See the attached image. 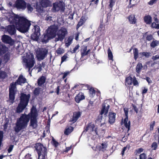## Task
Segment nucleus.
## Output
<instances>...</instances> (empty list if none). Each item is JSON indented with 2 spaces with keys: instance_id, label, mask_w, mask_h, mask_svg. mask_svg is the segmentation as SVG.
Masks as SVG:
<instances>
[{
  "instance_id": "obj_1",
  "label": "nucleus",
  "mask_w": 159,
  "mask_h": 159,
  "mask_svg": "<svg viewBox=\"0 0 159 159\" xmlns=\"http://www.w3.org/2000/svg\"><path fill=\"white\" fill-rule=\"evenodd\" d=\"M38 116L36 108L34 107L31 108L30 112L28 114H21L20 117L17 118L15 123V126L14 128V131L18 133L20 131L25 129L30 120L29 126L33 129L37 128L38 126Z\"/></svg>"
},
{
  "instance_id": "obj_2",
  "label": "nucleus",
  "mask_w": 159,
  "mask_h": 159,
  "mask_svg": "<svg viewBox=\"0 0 159 159\" xmlns=\"http://www.w3.org/2000/svg\"><path fill=\"white\" fill-rule=\"evenodd\" d=\"M12 22L15 24L16 27L14 25H9L6 27L7 31L11 35H15L16 34V30L20 32L25 33L28 31L31 25V21L24 16H20L16 15L12 17Z\"/></svg>"
},
{
  "instance_id": "obj_3",
  "label": "nucleus",
  "mask_w": 159,
  "mask_h": 159,
  "mask_svg": "<svg viewBox=\"0 0 159 159\" xmlns=\"http://www.w3.org/2000/svg\"><path fill=\"white\" fill-rule=\"evenodd\" d=\"M26 80V79L21 75L15 82H13L10 84L9 89V98L11 102H14L17 91V84L21 85L22 84L25 83Z\"/></svg>"
},
{
  "instance_id": "obj_4",
  "label": "nucleus",
  "mask_w": 159,
  "mask_h": 159,
  "mask_svg": "<svg viewBox=\"0 0 159 159\" xmlns=\"http://www.w3.org/2000/svg\"><path fill=\"white\" fill-rule=\"evenodd\" d=\"M34 147L38 153V159H47V152L46 147L41 143L34 144Z\"/></svg>"
},
{
  "instance_id": "obj_5",
  "label": "nucleus",
  "mask_w": 159,
  "mask_h": 159,
  "mask_svg": "<svg viewBox=\"0 0 159 159\" xmlns=\"http://www.w3.org/2000/svg\"><path fill=\"white\" fill-rule=\"evenodd\" d=\"M65 10V5L62 1H59L53 3L52 8L53 12H55L60 11L61 12H64Z\"/></svg>"
},
{
  "instance_id": "obj_6",
  "label": "nucleus",
  "mask_w": 159,
  "mask_h": 159,
  "mask_svg": "<svg viewBox=\"0 0 159 159\" xmlns=\"http://www.w3.org/2000/svg\"><path fill=\"white\" fill-rule=\"evenodd\" d=\"M23 61L26 67L28 68L29 70L34 66L35 63V59L34 56L32 55L24 58Z\"/></svg>"
},
{
  "instance_id": "obj_7",
  "label": "nucleus",
  "mask_w": 159,
  "mask_h": 159,
  "mask_svg": "<svg viewBox=\"0 0 159 159\" xmlns=\"http://www.w3.org/2000/svg\"><path fill=\"white\" fill-rule=\"evenodd\" d=\"M32 30L33 33L31 36V39L33 41H38L40 34V29L39 27L37 25H35L34 26Z\"/></svg>"
},
{
  "instance_id": "obj_8",
  "label": "nucleus",
  "mask_w": 159,
  "mask_h": 159,
  "mask_svg": "<svg viewBox=\"0 0 159 159\" xmlns=\"http://www.w3.org/2000/svg\"><path fill=\"white\" fill-rule=\"evenodd\" d=\"M57 33L58 37L56 38L57 41H62L68 33L66 28L64 27H61L60 29L58 30Z\"/></svg>"
},
{
  "instance_id": "obj_9",
  "label": "nucleus",
  "mask_w": 159,
  "mask_h": 159,
  "mask_svg": "<svg viewBox=\"0 0 159 159\" xmlns=\"http://www.w3.org/2000/svg\"><path fill=\"white\" fill-rule=\"evenodd\" d=\"M58 30V27L57 25H52L48 27L46 31L53 39L57 35V33Z\"/></svg>"
},
{
  "instance_id": "obj_10",
  "label": "nucleus",
  "mask_w": 159,
  "mask_h": 159,
  "mask_svg": "<svg viewBox=\"0 0 159 159\" xmlns=\"http://www.w3.org/2000/svg\"><path fill=\"white\" fill-rule=\"evenodd\" d=\"M48 52V50L45 48H39L36 52L38 59L39 60L44 59L46 57Z\"/></svg>"
},
{
  "instance_id": "obj_11",
  "label": "nucleus",
  "mask_w": 159,
  "mask_h": 159,
  "mask_svg": "<svg viewBox=\"0 0 159 159\" xmlns=\"http://www.w3.org/2000/svg\"><path fill=\"white\" fill-rule=\"evenodd\" d=\"M14 6L17 10H24L26 8V2L24 0H16Z\"/></svg>"
},
{
  "instance_id": "obj_12",
  "label": "nucleus",
  "mask_w": 159,
  "mask_h": 159,
  "mask_svg": "<svg viewBox=\"0 0 159 159\" xmlns=\"http://www.w3.org/2000/svg\"><path fill=\"white\" fill-rule=\"evenodd\" d=\"M85 130L86 131L89 130L90 132H92L91 134L93 136L98 135L97 128H96L94 124L92 122L88 124Z\"/></svg>"
},
{
  "instance_id": "obj_13",
  "label": "nucleus",
  "mask_w": 159,
  "mask_h": 159,
  "mask_svg": "<svg viewBox=\"0 0 159 159\" xmlns=\"http://www.w3.org/2000/svg\"><path fill=\"white\" fill-rule=\"evenodd\" d=\"M30 95L28 94L27 95L24 93H22L21 94L20 97V102L22 103L27 105L30 98Z\"/></svg>"
},
{
  "instance_id": "obj_14",
  "label": "nucleus",
  "mask_w": 159,
  "mask_h": 159,
  "mask_svg": "<svg viewBox=\"0 0 159 159\" xmlns=\"http://www.w3.org/2000/svg\"><path fill=\"white\" fill-rule=\"evenodd\" d=\"M80 117V111L74 112L73 116H70V119L69 121V124L72 125L75 123Z\"/></svg>"
},
{
  "instance_id": "obj_15",
  "label": "nucleus",
  "mask_w": 159,
  "mask_h": 159,
  "mask_svg": "<svg viewBox=\"0 0 159 159\" xmlns=\"http://www.w3.org/2000/svg\"><path fill=\"white\" fill-rule=\"evenodd\" d=\"M2 40L3 43L8 44L11 46H12L14 44V41L9 36L5 34L3 35L2 37Z\"/></svg>"
},
{
  "instance_id": "obj_16",
  "label": "nucleus",
  "mask_w": 159,
  "mask_h": 159,
  "mask_svg": "<svg viewBox=\"0 0 159 159\" xmlns=\"http://www.w3.org/2000/svg\"><path fill=\"white\" fill-rule=\"evenodd\" d=\"M52 38L45 31L40 38V41L43 43H48Z\"/></svg>"
},
{
  "instance_id": "obj_17",
  "label": "nucleus",
  "mask_w": 159,
  "mask_h": 159,
  "mask_svg": "<svg viewBox=\"0 0 159 159\" xmlns=\"http://www.w3.org/2000/svg\"><path fill=\"white\" fill-rule=\"evenodd\" d=\"M81 48V57L80 60L81 61H83L87 58V53H86L87 51V46L86 45H83Z\"/></svg>"
},
{
  "instance_id": "obj_18",
  "label": "nucleus",
  "mask_w": 159,
  "mask_h": 159,
  "mask_svg": "<svg viewBox=\"0 0 159 159\" xmlns=\"http://www.w3.org/2000/svg\"><path fill=\"white\" fill-rule=\"evenodd\" d=\"M116 114L112 112H109L108 116V122L111 125L113 124L116 120Z\"/></svg>"
},
{
  "instance_id": "obj_19",
  "label": "nucleus",
  "mask_w": 159,
  "mask_h": 159,
  "mask_svg": "<svg viewBox=\"0 0 159 159\" xmlns=\"http://www.w3.org/2000/svg\"><path fill=\"white\" fill-rule=\"evenodd\" d=\"M39 3L40 7L43 8L51 6V2L50 0H39Z\"/></svg>"
},
{
  "instance_id": "obj_20",
  "label": "nucleus",
  "mask_w": 159,
  "mask_h": 159,
  "mask_svg": "<svg viewBox=\"0 0 159 159\" xmlns=\"http://www.w3.org/2000/svg\"><path fill=\"white\" fill-rule=\"evenodd\" d=\"M27 106L26 105L20 102L16 108V112L18 113L22 112Z\"/></svg>"
},
{
  "instance_id": "obj_21",
  "label": "nucleus",
  "mask_w": 159,
  "mask_h": 159,
  "mask_svg": "<svg viewBox=\"0 0 159 159\" xmlns=\"http://www.w3.org/2000/svg\"><path fill=\"white\" fill-rule=\"evenodd\" d=\"M127 19H128L129 22L130 24H135L137 22V19L136 18L135 15L134 14H131L127 17Z\"/></svg>"
},
{
  "instance_id": "obj_22",
  "label": "nucleus",
  "mask_w": 159,
  "mask_h": 159,
  "mask_svg": "<svg viewBox=\"0 0 159 159\" xmlns=\"http://www.w3.org/2000/svg\"><path fill=\"white\" fill-rule=\"evenodd\" d=\"M154 21L151 24V27L152 28H155L157 29H159V20L157 17H154L153 18Z\"/></svg>"
},
{
  "instance_id": "obj_23",
  "label": "nucleus",
  "mask_w": 159,
  "mask_h": 159,
  "mask_svg": "<svg viewBox=\"0 0 159 159\" xmlns=\"http://www.w3.org/2000/svg\"><path fill=\"white\" fill-rule=\"evenodd\" d=\"M46 78L45 76L42 75L38 79L37 84L39 86L41 87L46 82Z\"/></svg>"
},
{
  "instance_id": "obj_24",
  "label": "nucleus",
  "mask_w": 159,
  "mask_h": 159,
  "mask_svg": "<svg viewBox=\"0 0 159 159\" xmlns=\"http://www.w3.org/2000/svg\"><path fill=\"white\" fill-rule=\"evenodd\" d=\"M109 108L110 106L109 105H108L106 107L105 104H103L102 105V108L100 112V114L103 115L104 113V115L106 116L108 112Z\"/></svg>"
},
{
  "instance_id": "obj_25",
  "label": "nucleus",
  "mask_w": 159,
  "mask_h": 159,
  "mask_svg": "<svg viewBox=\"0 0 159 159\" xmlns=\"http://www.w3.org/2000/svg\"><path fill=\"white\" fill-rule=\"evenodd\" d=\"M78 69V68L75 66L74 68L70 71H67L64 72H61L60 74V75H63L61 79L62 80H64L65 78H66V77H67L68 75H70L71 71L72 70H77Z\"/></svg>"
},
{
  "instance_id": "obj_26",
  "label": "nucleus",
  "mask_w": 159,
  "mask_h": 159,
  "mask_svg": "<svg viewBox=\"0 0 159 159\" xmlns=\"http://www.w3.org/2000/svg\"><path fill=\"white\" fill-rule=\"evenodd\" d=\"M88 19L86 11H85L84 13H83V16L80 19V26L84 24Z\"/></svg>"
},
{
  "instance_id": "obj_27",
  "label": "nucleus",
  "mask_w": 159,
  "mask_h": 159,
  "mask_svg": "<svg viewBox=\"0 0 159 159\" xmlns=\"http://www.w3.org/2000/svg\"><path fill=\"white\" fill-rule=\"evenodd\" d=\"M144 22L147 25H150L152 23V17L149 15H145L143 17Z\"/></svg>"
},
{
  "instance_id": "obj_28",
  "label": "nucleus",
  "mask_w": 159,
  "mask_h": 159,
  "mask_svg": "<svg viewBox=\"0 0 159 159\" xmlns=\"http://www.w3.org/2000/svg\"><path fill=\"white\" fill-rule=\"evenodd\" d=\"M74 38V36L71 35L69 36L67 39H66L65 45L67 47H68L72 43V41Z\"/></svg>"
},
{
  "instance_id": "obj_29",
  "label": "nucleus",
  "mask_w": 159,
  "mask_h": 159,
  "mask_svg": "<svg viewBox=\"0 0 159 159\" xmlns=\"http://www.w3.org/2000/svg\"><path fill=\"white\" fill-rule=\"evenodd\" d=\"M107 146V144L106 143L104 142L101 143V145L98 146V149L99 151H102L104 152Z\"/></svg>"
},
{
  "instance_id": "obj_30",
  "label": "nucleus",
  "mask_w": 159,
  "mask_h": 159,
  "mask_svg": "<svg viewBox=\"0 0 159 159\" xmlns=\"http://www.w3.org/2000/svg\"><path fill=\"white\" fill-rule=\"evenodd\" d=\"M124 123L125 127L128 129V131L130 129V122L129 120L128 121V118H125L124 120Z\"/></svg>"
},
{
  "instance_id": "obj_31",
  "label": "nucleus",
  "mask_w": 159,
  "mask_h": 159,
  "mask_svg": "<svg viewBox=\"0 0 159 159\" xmlns=\"http://www.w3.org/2000/svg\"><path fill=\"white\" fill-rule=\"evenodd\" d=\"M73 130V128L72 126H69L66 127L64 131V134L66 135L69 134Z\"/></svg>"
},
{
  "instance_id": "obj_32",
  "label": "nucleus",
  "mask_w": 159,
  "mask_h": 159,
  "mask_svg": "<svg viewBox=\"0 0 159 159\" xmlns=\"http://www.w3.org/2000/svg\"><path fill=\"white\" fill-rule=\"evenodd\" d=\"M159 45V41L154 39L150 43V46L151 48H154L156 47Z\"/></svg>"
},
{
  "instance_id": "obj_33",
  "label": "nucleus",
  "mask_w": 159,
  "mask_h": 159,
  "mask_svg": "<svg viewBox=\"0 0 159 159\" xmlns=\"http://www.w3.org/2000/svg\"><path fill=\"white\" fill-rule=\"evenodd\" d=\"M7 51V48L4 45H0V54L5 53Z\"/></svg>"
},
{
  "instance_id": "obj_34",
  "label": "nucleus",
  "mask_w": 159,
  "mask_h": 159,
  "mask_svg": "<svg viewBox=\"0 0 159 159\" xmlns=\"http://www.w3.org/2000/svg\"><path fill=\"white\" fill-rule=\"evenodd\" d=\"M134 58L135 60L139 57V52L138 49L136 48H134L133 49Z\"/></svg>"
},
{
  "instance_id": "obj_35",
  "label": "nucleus",
  "mask_w": 159,
  "mask_h": 159,
  "mask_svg": "<svg viewBox=\"0 0 159 159\" xmlns=\"http://www.w3.org/2000/svg\"><path fill=\"white\" fill-rule=\"evenodd\" d=\"M143 66L142 64L140 62H139L136 66V71L138 74H139L141 72V70L143 68Z\"/></svg>"
},
{
  "instance_id": "obj_36",
  "label": "nucleus",
  "mask_w": 159,
  "mask_h": 159,
  "mask_svg": "<svg viewBox=\"0 0 159 159\" xmlns=\"http://www.w3.org/2000/svg\"><path fill=\"white\" fill-rule=\"evenodd\" d=\"M148 32H146L143 35V37H146V39L147 40L150 41L152 40L153 38V37L152 35L151 34H147Z\"/></svg>"
},
{
  "instance_id": "obj_37",
  "label": "nucleus",
  "mask_w": 159,
  "mask_h": 159,
  "mask_svg": "<svg viewBox=\"0 0 159 159\" xmlns=\"http://www.w3.org/2000/svg\"><path fill=\"white\" fill-rule=\"evenodd\" d=\"M115 0H109V4L108 5V8L110 9V12L112 11V7L115 4Z\"/></svg>"
},
{
  "instance_id": "obj_38",
  "label": "nucleus",
  "mask_w": 159,
  "mask_h": 159,
  "mask_svg": "<svg viewBox=\"0 0 159 159\" xmlns=\"http://www.w3.org/2000/svg\"><path fill=\"white\" fill-rule=\"evenodd\" d=\"M89 90L90 96L93 97L96 93V91L92 87H89Z\"/></svg>"
},
{
  "instance_id": "obj_39",
  "label": "nucleus",
  "mask_w": 159,
  "mask_h": 159,
  "mask_svg": "<svg viewBox=\"0 0 159 159\" xmlns=\"http://www.w3.org/2000/svg\"><path fill=\"white\" fill-rule=\"evenodd\" d=\"M133 78L130 76L127 77L126 78L125 81L128 85H131L132 84Z\"/></svg>"
},
{
  "instance_id": "obj_40",
  "label": "nucleus",
  "mask_w": 159,
  "mask_h": 159,
  "mask_svg": "<svg viewBox=\"0 0 159 159\" xmlns=\"http://www.w3.org/2000/svg\"><path fill=\"white\" fill-rule=\"evenodd\" d=\"M4 132L3 131L0 130V150L1 149V147L2 145V142L3 140L4 136Z\"/></svg>"
},
{
  "instance_id": "obj_41",
  "label": "nucleus",
  "mask_w": 159,
  "mask_h": 159,
  "mask_svg": "<svg viewBox=\"0 0 159 159\" xmlns=\"http://www.w3.org/2000/svg\"><path fill=\"white\" fill-rule=\"evenodd\" d=\"M89 85L88 84H80V90H88L89 89Z\"/></svg>"
},
{
  "instance_id": "obj_42",
  "label": "nucleus",
  "mask_w": 159,
  "mask_h": 159,
  "mask_svg": "<svg viewBox=\"0 0 159 159\" xmlns=\"http://www.w3.org/2000/svg\"><path fill=\"white\" fill-rule=\"evenodd\" d=\"M107 53L109 59V60H112L113 58V56L112 52L109 48L108 49Z\"/></svg>"
},
{
  "instance_id": "obj_43",
  "label": "nucleus",
  "mask_w": 159,
  "mask_h": 159,
  "mask_svg": "<svg viewBox=\"0 0 159 159\" xmlns=\"http://www.w3.org/2000/svg\"><path fill=\"white\" fill-rule=\"evenodd\" d=\"M139 54L141 55L142 57L144 56L146 58H148L151 56V53L150 52H140Z\"/></svg>"
},
{
  "instance_id": "obj_44",
  "label": "nucleus",
  "mask_w": 159,
  "mask_h": 159,
  "mask_svg": "<svg viewBox=\"0 0 159 159\" xmlns=\"http://www.w3.org/2000/svg\"><path fill=\"white\" fill-rule=\"evenodd\" d=\"M52 144L55 148H57L59 145V143L53 137L51 142Z\"/></svg>"
},
{
  "instance_id": "obj_45",
  "label": "nucleus",
  "mask_w": 159,
  "mask_h": 159,
  "mask_svg": "<svg viewBox=\"0 0 159 159\" xmlns=\"http://www.w3.org/2000/svg\"><path fill=\"white\" fill-rule=\"evenodd\" d=\"M26 8L28 12H31L33 10V7L31 6V4L29 3H26Z\"/></svg>"
},
{
  "instance_id": "obj_46",
  "label": "nucleus",
  "mask_w": 159,
  "mask_h": 159,
  "mask_svg": "<svg viewBox=\"0 0 159 159\" xmlns=\"http://www.w3.org/2000/svg\"><path fill=\"white\" fill-rule=\"evenodd\" d=\"M6 75L7 74L5 72L3 71H0V80L4 79Z\"/></svg>"
},
{
  "instance_id": "obj_47",
  "label": "nucleus",
  "mask_w": 159,
  "mask_h": 159,
  "mask_svg": "<svg viewBox=\"0 0 159 159\" xmlns=\"http://www.w3.org/2000/svg\"><path fill=\"white\" fill-rule=\"evenodd\" d=\"M33 93L35 96H38L40 93V89L38 88H35L34 90Z\"/></svg>"
},
{
  "instance_id": "obj_48",
  "label": "nucleus",
  "mask_w": 159,
  "mask_h": 159,
  "mask_svg": "<svg viewBox=\"0 0 159 159\" xmlns=\"http://www.w3.org/2000/svg\"><path fill=\"white\" fill-rule=\"evenodd\" d=\"M56 52L58 55H60L64 53V51L63 49L61 48H59L57 50Z\"/></svg>"
},
{
  "instance_id": "obj_49",
  "label": "nucleus",
  "mask_w": 159,
  "mask_h": 159,
  "mask_svg": "<svg viewBox=\"0 0 159 159\" xmlns=\"http://www.w3.org/2000/svg\"><path fill=\"white\" fill-rule=\"evenodd\" d=\"M134 86H139V83L136 79V78L134 76L133 77V80H132V83Z\"/></svg>"
},
{
  "instance_id": "obj_50",
  "label": "nucleus",
  "mask_w": 159,
  "mask_h": 159,
  "mask_svg": "<svg viewBox=\"0 0 159 159\" xmlns=\"http://www.w3.org/2000/svg\"><path fill=\"white\" fill-rule=\"evenodd\" d=\"M102 115H101L100 114V115L98 116L97 118L95 120L96 122H101V120H102Z\"/></svg>"
},
{
  "instance_id": "obj_51",
  "label": "nucleus",
  "mask_w": 159,
  "mask_h": 159,
  "mask_svg": "<svg viewBox=\"0 0 159 159\" xmlns=\"http://www.w3.org/2000/svg\"><path fill=\"white\" fill-rule=\"evenodd\" d=\"M67 58V54L66 53L61 57V64H62L64 61H66Z\"/></svg>"
},
{
  "instance_id": "obj_52",
  "label": "nucleus",
  "mask_w": 159,
  "mask_h": 159,
  "mask_svg": "<svg viewBox=\"0 0 159 159\" xmlns=\"http://www.w3.org/2000/svg\"><path fill=\"white\" fill-rule=\"evenodd\" d=\"M157 147V144L156 142H153L151 148H153L154 150H156Z\"/></svg>"
},
{
  "instance_id": "obj_53",
  "label": "nucleus",
  "mask_w": 159,
  "mask_h": 159,
  "mask_svg": "<svg viewBox=\"0 0 159 159\" xmlns=\"http://www.w3.org/2000/svg\"><path fill=\"white\" fill-rule=\"evenodd\" d=\"M155 125V121H153L152 122L150 125V129L151 131H152L153 130V128Z\"/></svg>"
},
{
  "instance_id": "obj_54",
  "label": "nucleus",
  "mask_w": 159,
  "mask_h": 159,
  "mask_svg": "<svg viewBox=\"0 0 159 159\" xmlns=\"http://www.w3.org/2000/svg\"><path fill=\"white\" fill-rule=\"evenodd\" d=\"M124 111L125 116V118H128V113L129 112L128 109L127 108L125 107L124 108Z\"/></svg>"
},
{
  "instance_id": "obj_55",
  "label": "nucleus",
  "mask_w": 159,
  "mask_h": 159,
  "mask_svg": "<svg viewBox=\"0 0 159 159\" xmlns=\"http://www.w3.org/2000/svg\"><path fill=\"white\" fill-rule=\"evenodd\" d=\"M24 159H32V157H31V154L28 153L25 156Z\"/></svg>"
},
{
  "instance_id": "obj_56",
  "label": "nucleus",
  "mask_w": 159,
  "mask_h": 159,
  "mask_svg": "<svg viewBox=\"0 0 159 159\" xmlns=\"http://www.w3.org/2000/svg\"><path fill=\"white\" fill-rule=\"evenodd\" d=\"M14 148V145H10L9 146L8 148L7 149V151L8 153L11 152L12 151L13 148Z\"/></svg>"
},
{
  "instance_id": "obj_57",
  "label": "nucleus",
  "mask_w": 159,
  "mask_h": 159,
  "mask_svg": "<svg viewBox=\"0 0 159 159\" xmlns=\"http://www.w3.org/2000/svg\"><path fill=\"white\" fill-rule=\"evenodd\" d=\"M80 93H79L75 98V100L76 102L78 103L80 102Z\"/></svg>"
},
{
  "instance_id": "obj_58",
  "label": "nucleus",
  "mask_w": 159,
  "mask_h": 159,
  "mask_svg": "<svg viewBox=\"0 0 159 159\" xmlns=\"http://www.w3.org/2000/svg\"><path fill=\"white\" fill-rule=\"evenodd\" d=\"M8 125V123L7 122H6L3 125V130L5 131H6L7 130Z\"/></svg>"
},
{
  "instance_id": "obj_59",
  "label": "nucleus",
  "mask_w": 159,
  "mask_h": 159,
  "mask_svg": "<svg viewBox=\"0 0 159 159\" xmlns=\"http://www.w3.org/2000/svg\"><path fill=\"white\" fill-rule=\"evenodd\" d=\"M4 59L6 60L7 61H9L10 59V56L9 54H6L4 56Z\"/></svg>"
},
{
  "instance_id": "obj_60",
  "label": "nucleus",
  "mask_w": 159,
  "mask_h": 159,
  "mask_svg": "<svg viewBox=\"0 0 159 159\" xmlns=\"http://www.w3.org/2000/svg\"><path fill=\"white\" fill-rule=\"evenodd\" d=\"M157 0H151L148 3L150 5H152L154 3L156 2Z\"/></svg>"
},
{
  "instance_id": "obj_61",
  "label": "nucleus",
  "mask_w": 159,
  "mask_h": 159,
  "mask_svg": "<svg viewBox=\"0 0 159 159\" xmlns=\"http://www.w3.org/2000/svg\"><path fill=\"white\" fill-rule=\"evenodd\" d=\"M132 106L133 107V109L137 113L138 112V109L135 105L133 104H132Z\"/></svg>"
},
{
  "instance_id": "obj_62",
  "label": "nucleus",
  "mask_w": 159,
  "mask_h": 159,
  "mask_svg": "<svg viewBox=\"0 0 159 159\" xmlns=\"http://www.w3.org/2000/svg\"><path fill=\"white\" fill-rule=\"evenodd\" d=\"M140 159H145L146 155L144 153L141 154L139 156Z\"/></svg>"
},
{
  "instance_id": "obj_63",
  "label": "nucleus",
  "mask_w": 159,
  "mask_h": 159,
  "mask_svg": "<svg viewBox=\"0 0 159 159\" xmlns=\"http://www.w3.org/2000/svg\"><path fill=\"white\" fill-rule=\"evenodd\" d=\"M79 47V45L78 44L75 47L72 51V53H75L76 50L78 49Z\"/></svg>"
},
{
  "instance_id": "obj_64",
  "label": "nucleus",
  "mask_w": 159,
  "mask_h": 159,
  "mask_svg": "<svg viewBox=\"0 0 159 159\" xmlns=\"http://www.w3.org/2000/svg\"><path fill=\"white\" fill-rule=\"evenodd\" d=\"M152 59L154 61L158 59H159V55H157L155 56H153L152 57Z\"/></svg>"
}]
</instances>
